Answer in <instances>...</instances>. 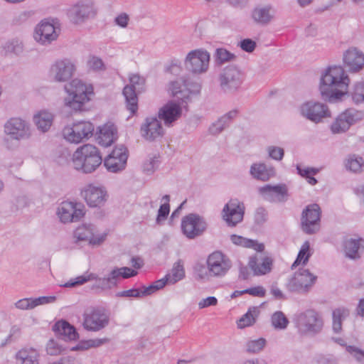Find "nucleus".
I'll use <instances>...</instances> for the list:
<instances>
[{
	"label": "nucleus",
	"instance_id": "bf43d9fd",
	"mask_svg": "<svg viewBox=\"0 0 364 364\" xmlns=\"http://www.w3.org/2000/svg\"><path fill=\"white\" fill-rule=\"evenodd\" d=\"M194 270L198 278L200 279L209 280L210 278H212L209 274V269H208V267H205L203 264H197L194 267Z\"/></svg>",
	"mask_w": 364,
	"mask_h": 364
},
{
	"label": "nucleus",
	"instance_id": "7ed1b4c3",
	"mask_svg": "<svg viewBox=\"0 0 364 364\" xmlns=\"http://www.w3.org/2000/svg\"><path fill=\"white\" fill-rule=\"evenodd\" d=\"M65 90L68 95L64 99V104L72 110L83 111L85 109V104L90 100V96L93 95V87L91 85H86L78 79H74Z\"/></svg>",
	"mask_w": 364,
	"mask_h": 364
},
{
	"label": "nucleus",
	"instance_id": "ea45409f",
	"mask_svg": "<svg viewBox=\"0 0 364 364\" xmlns=\"http://www.w3.org/2000/svg\"><path fill=\"white\" fill-rule=\"evenodd\" d=\"M345 167L347 170L353 173H360L364 165L363 159L355 154L349 155L344 161Z\"/></svg>",
	"mask_w": 364,
	"mask_h": 364
},
{
	"label": "nucleus",
	"instance_id": "8fccbe9b",
	"mask_svg": "<svg viewBox=\"0 0 364 364\" xmlns=\"http://www.w3.org/2000/svg\"><path fill=\"white\" fill-rule=\"evenodd\" d=\"M87 67L90 70L97 72L105 70L102 60L95 55H91L87 60Z\"/></svg>",
	"mask_w": 364,
	"mask_h": 364
},
{
	"label": "nucleus",
	"instance_id": "a878e982",
	"mask_svg": "<svg viewBox=\"0 0 364 364\" xmlns=\"http://www.w3.org/2000/svg\"><path fill=\"white\" fill-rule=\"evenodd\" d=\"M259 193L268 201L284 202L287 200L288 190L284 184L265 185L259 189Z\"/></svg>",
	"mask_w": 364,
	"mask_h": 364
},
{
	"label": "nucleus",
	"instance_id": "603ef678",
	"mask_svg": "<svg viewBox=\"0 0 364 364\" xmlns=\"http://www.w3.org/2000/svg\"><path fill=\"white\" fill-rule=\"evenodd\" d=\"M266 343V341L264 338H259L249 341L247 343V350L249 353H256L263 349Z\"/></svg>",
	"mask_w": 364,
	"mask_h": 364
},
{
	"label": "nucleus",
	"instance_id": "c03bdc74",
	"mask_svg": "<svg viewBox=\"0 0 364 364\" xmlns=\"http://www.w3.org/2000/svg\"><path fill=\"white\" fill-rule=\"evenodd\" d=\"M353 102L356 104L364 102V82H358L350 92Z\"/></svg>",
	"mask_w": 364,
	"mask_h": 364
},
{
	"label": "nucleus",
	"instance_id": "69168bd1",
	"mask_svg": "<svg viewBox=\"0 0 364 364\" xmlns=\"http://www.w3.org/2000/svg\"><path fill=\"white\" fill-rule=\"evenodd\" d=\"M297 173L302 177L306 178L310 175H316L318 169L316 168H302L300 165L296 166Z\"/></svg>",
	"mask_w": 364,
	"mask_h": 364
},
{
	"label": "nucleus",
	"instance_id": "f8f14e48",
	"mask_svg": "<svg viewBox=\"0 0 364 364\" xmlns=\"http://www.w3.org/2000/svg\"><path fill=\"white\" fill-rule=\"evenodd\" d=\"M93 132L94 125L91 122L81 121L74 123L72 126L65 127L63 135L68 141L78 144L91 137Z\"/></svg>",
	"mask_w": 364,
	"mask_h": 364
},
{
	"label": "nucleus",
	"instance_id": "2eb2a0df",
	"mask_svg": "<svg viewBox=\"0 0 364 364\" xmlns=\"http://www.w3.org/2000/svg\"><path fill=\"white\" fill-rule=\"evenodd\" d=\"M210 54L206 50L198 49L189 52L185 60L187 70L193 74H201L208 70Z\"/></svg>",
	"mask_w": 364,
	"mask_h": 364
},
{
	"label": "nucleus",
	"instance_id": "13d9d810",
	"mask_svg": "<svg viewBox=\"0 0 364 364\" xmlns=\"http://www.w3.org/2000/svg\"><path fill=\"white\" fill-rule=\"evenodd\" d=\"M15 307L21 310H30L35 308L33 298H24L19 299L15 304Z\"/></svg>",
	"mask_w": 364,
	"mask_h": 364
},
{
	"label": "nucleus",
	"instance_id": "2f4dec72",
	"mask_svg": "<svg viewBox=\"0 0 364 364\" xmlns=\"http://www.w3.org/2000/svg\"><path fill=\"white\" fill-rule=\"evenodd\" d=\"M346 256L355 259L360 257V250L364 248V240L361 237L353 238L346 237L343 242Z\"/></svg>",
	"mask_w": 364,
	"mask_h": 364
},
{
	"label": "nucleus",
	"instance_id": "a19ab883",
	"mask_svg": "<svg viewBox=\"0 0 364 364\" xmlns=\"http://www.w3.org/2000/svg\"><path fill=\"white\" fill-rule=\"evenodd\" d=\"M168 284H173L181 280L185 277V270L181 260L176 262L171 269V272L166 275Z\"/></svg>",
	"mask_w": 364,
	"mask_h": 364
},
{
	"label": "nucleus",
	"instance_id": "09e8293b",
	"mask_svg": "<svg viewBox=\"0 0 364 364\" xmlns=\"http://www.w3.org/2000/svg\"><path fill=\"white\" fill-rule=\"evenodd\" d=\"M215 61L218 64H223L225 62L230 61L235 58V55L225 48H218L215 50Z\"/></svg>",
	"mask_w": 364,
	"mask_h": 364
},
{
	"label": "nucleus",
	"instance_id": "338daca9",
	"mask_svg": "<svg viewBox=\"0 0 364 364\" xmlns=\"http://www.w3.org/2000/svg\"><path fill=\"white\" fill-rule=\"evenodd\" d=\"M56 301V296H40L38 298H33V302L35 308L40 305L47 304L53 303Z\"/></svg>",
	"mask_w": 364,
	"mask_h": 364
},
{
	"label": "nucleus",
	"instance_id": "6e6d98bb",
	"mask_svg": "<svg viewBox=\"0 0 364 364\" xmlns=\"http://www.w3.org/2000/svg\"><path fill=\"white\" fill-rule=\"evenodd\" d=\"M346 351L358 362L364 364V350L354 346H346Z\"/></svg>",
	"mask_w": 364,
	"mask_h": 364
},
{
	"label": "nucleus",
	"instance_id": "3c124183",
	"mask_svg": "<svg viewBox=\"0 0 364 364\" xmlns=\"http://www.w3.org/2000/svg\"><path fill=\"white\" fill-rule=\"evenodd\" d=\"M64 350L62 345L53 339L50 340L46 345V352L50 355H58Z\"/></svg>",
	"mask_w": 364,
	"mask_h": 364
},
{
	"label": "nucleus",
	"instance_id": "4468645a",
	"mask_svg": "<svg viewBox=\"0 0 364 364\" xmlns=\"http://www.w3.org/2000/svg\"><path fill=\"white\" fill-rule=\"evenodd\" d=\"M321 210L316 203L309 205L303 210L301 217V228L304 232L312 235L320 228Z\"/></svg>",
	"mask_w": 364,
	"mask_h": 364
},
{
	"label": "nucleus",
	"instance_id": "72a5a7b5",
	"mask_svg": "<svg viewBox=\"0 0 364 364\" xmlns=\"http://www.w3.org/2000/svg\"><path fill=\"white\" fill-rule=\"evenodd\" d=\"M117 138V129L112 124H106L100 128L97 143L105 147L109 146Z\"/></svg>",
	"mask_w": 364,
	"mask_h": 364
},
{
	"label": "nucleus",
	"instance_id": "5701e85b",
	"mask_svg": "<svg viewBox=\"0 0 364 364\" xmlns=\"http://www.w3.org/2000/svg\"><path fill=\"white\" fill-rule=\"evenodd\" d=\"M223 218L229 226L234 227L243 220L245 206L237 199H231L223 209Z\"/></svg>",
	"mask_w": 364,
	"mask_h": 364
},
{
	"label": "nucleus",
	"instance_id": "de8ad7c7",
	"mask_svg": "<svg viewBox=\"0 0 364 364\" xmlns=\"http://www.w3.org/2000/svg\"><path fill=\"white\" fill-rule=\"evenodd\" d=\"M159 164V156L154 155L144 163L143 171L148 175L152 174L158 168Z\"/></svg>",
	"mask_w": 364,
	"mask_h": 364
},
{
	"label": "nucleus",
	"instance_id": "f704fd0d",
	"mask_svg": "<svg viewBox=\"0 0 364 364\" xmlns=\"http://www.w3.org/2000/svg\"><path fill=\"white\" fill-rule=\"evenodd\" d=\"M252 17L257 24L267 26L274 18V11L271 6L256 7L252 12Z\"/></svg>",
	"mask_w": 364,
	"mask_h": 364
},
{
	"label": "nucleus",
	"instance_id": "412c9836",
	"mask_svg": "<svg viewBox=\"0 0 364 364\" xmlns=\"http://www.w3.org/2000/svg\"><path fill=\"white\" fill-rule=\"evenodd\" d=\"M97 10L90 1H82L73 6L68 12V17L73 23H82L94 18Z\"/></svg>",
	"mask_w": 364,
	"mask_h": 364
},
{
	"label": "nucleus",
	"instance_id": "dca6fc26",
	"mask_svg": "<svg viewBox=\"0 0 364 364\" xmlns=\"http://www.w3.org/2000/svg\"><path fill=\"white\" fill-rule=\"evenodd\" d=\"M299 112L301 116L316 124L323 118L331 117V112L326 105L314 100L304 102L299 107Z\"/></svg>",
	"mask_w": 364,
	"mask_h": 364
},
{
	"label": "nucleus",
	"instance_id": "79ce46f5",
	"mask_svg": "<svg viewBox=\"0 0 364 364\" xmlns=\"http://www.w3.org/2000/svg\"><path fill=\"white\" fill-rule=\"evenodd\" d=\"M309 248H310L309 242L308 241H306L302 245V246L298 253L296 259L292 264L291 269H294V267H296L301 263H302V264L304 265L308 262V261L311 257V253L309 252Z\"/></svg>",
	"mask_w": 364,
	"mask_h": 364
},
{
	"label": "nucleus",
	"instance_id": "e2e57ef3",
	"mask_svg": "<svg viewBox=\"0 0 364 364\" xmlns=\"http://www.w3.org/2000/svg\"><path fill=\"white\" fill-rule=\"evenodd\" d=\"M316 364H338V359L332 355H319L315 358Z\"/></svg>",
	"mask_w": 364,
	"mask_h": 364
},
{
	"label": "nucleus",
	"instance_id": "4d7b16f0",
	"mask_svg": "<svg viewBox=\"0 0 364 364\" xmlns=\"http://www.w3.org/2000/svg\"><path fill=\"white\" fill-rule=\"evenodd\" d=\"M267 151L269 156L276 161H281L284 155V149L279 146H269L267 147Z\"/></svg>",
	"mask_w": 364,
	"mask_h": 364
},
{
	"label": "nucleus",
	"instance_id": "b1692460",
	"mask_svg": "<svg viewBox=\"0 0 364 364\" xmlns=\"http://www.w3.org/2000/svg\"><path fill=\"white\" fill-rule=\"evenodd\" d=\"M95 227L93 225H83L78 227L74 232V237L77 241H88L93 246L101 245L105 240L107 235H95Z\"/></svg>",
	"mask_w": 364,
	"mask_h": 364
},
{
	"label": "nucleus",
	"instance_id": "0e129e2a",
	"mask_svg": "<svg viewBox=\"0 0 364 364\" xmlns=\"http://www.w3.org/2000/svg\"><path fill=\"white\" fill-rule=\"evenodd\" d=\"M117 297H136L140 298L141 296V289H131L119 291L116 294Z\"/></svg>",
	"mask_w": 364,
	"mask_h": 364
},
{
	"label": "nucleus",
	"instance_id": "c756f323",
	"mask_svg": "<svg viewBox=\"0 0 364 364\" xmlns=\"http://www.w3.org/2000/svg\"><path fill=\"white\" fill-rule=\"evenodd\" d=\"M181 112L182 109L178 104L169 102L159 109L158 117L164 121L165 125L170 126L181 117Z\"/></svg>",
	"mask_w": 364,
	"mask_h": 364
},
{
	"label": "nucleus",
	"instance_id": "9d476101",
	"mask_svg": "<svg viewBox=\"0 0 364 364\" xmlns=\"http://www.w3.org/2000/svg\"><path fill=\"white\" fill-rule=\"evenodd\" d=\"M91 280H95L92 287L93 289L107 290L117 285L114 279H112V272H110L108 276L105 277H98L97 274L93 273L80 275L75 279H70L68 282L63 284L62 287L72 288L82 285Z\"/></svg>",
	"mask_w": 364,
	"mask_h": 364
},
{
	"label": "nucleus",
	"instance_id": "0eeeda50",
	"mask_svg": "<svg viewBox=\"0 0 364 364\" xmlns=\"http://www.w3.org/2000/svg\"><path fill=\"white\" fill-rule=\"evenodd\" d=\"M206 265L212 278H222L228 274L232 263L226 255L220 251H215L208 256Z\"/></svg>",
	"mask_w": 364,
	"mask_h": 364
},
{
	"label": "nucleus",
	"instance_id": "5fc2aeb1",
	"mask_svg": "<svg viewBox=\"0 0 364 364\" xmlns=\"http://www.w3.org/2000/svg\"><path fill=\"white\" fill-rule=\"evenodd\" d=\"M255 223L257 225H262L268 220V212L263 207H258L255 213Z\"/></svg>",
	"mask_w": 364,
	"mask_h": 364
},
{
	"label": "nucleus",
	"instance_id": "052dcab7",
	"mask_svg": "<svg viewBox=\"0 0 364 364\" xmlns=\"http://www.w3.org/2000/svg\"><path fill=\"white\" fill-rule=\"evenodd\" d=\"M170 212V205L168 203H164L161 205L158 210V215L156 217V223L160 224L161 220H164L168 217Z\"/></svg>",
	"mask_w": 364,
	"mask_h": 364
},
{
	"label": "nucleus",
	"instance_id": "423d86ee",
	"mask_svg": "<svg viewBox=\"0 0 364 364\" xmlns=\"http://www.w3.org/2000/svg\"><path fill=\"white\" fill-rule=\"evenodd\" d=\"M364 118V112L354 108H348L340 113L331 124L333 134H342Z\"/></svg>",
	"mask_w": 364,
	"mask_h": 364
},
{
	"label": "nucleus",
	"instance_id": "20e7f679",
	"mask_svg": "<svg viewBox=\"0 0 364 364\" xmlns=\"http://www.w3.org/2000/svg\"><path fill=\"white\" fill-rule=\"evenodd\" d=\"M293 321L297 333L301 336H314L323 327L322 316L314 309H306L294 315Z\"/></svg>",
	"mask_w": 364,
	"mask_h": 364
},
{
	"label": "nucleus",
	"instance_id": "a211bd4d",
	"mask_svg": "<svg viewBox=\"0 0 364 364\" xmlns=\"http://www.w3.org/2000/svg\"><path fill=\"white\" fill-rule=\"evenodd\" d=\"M4 128V133L14 140L28 139L31 135L29 124L18 117L9 119L5 123Z\"/></svg>",
	"mask_w": 364,
	"mask_h": 364
},
{
	"label": "nucleus",
	"instance_id": "f03ea898",
	"mask_svg": "<svg viewBox=\"0 0 364 364\" xmlns=\"http://www.w3.org/2000/svg\"><path fill=\"white\" fill-rule=\"evenodd\" d=\"M102 162L100 151L94 145L87 144L79 148L73 155L75 169L85 173L94 172Z\"/></svg>",
	"mask_w": 364,
	"mask_h": 364
},
{
	"label": "nucleus",
	"instance_id": "6ab92c4d",
	"mask_svg": "<svg viewBox=\"0 0 364 364\" xmlns=\"http://www.w3.org/2000/svg\"><path fill=\"white\" fill-rule=\"evenodd\" d=\"M82 197L90 207L100 208L108 199V193L102 186H95L92 183L87 185L81 191Z\"/></svg>",
	"mask_w": 364,
	"mask_h": 364
},
{
	"label": "nucleus",
	"instance_id": "49530a36",
	"mask_svg": "<svg viewBox=\"0 0 364 364\" xmlns=\"http://www.w3.org/2000/svg\"><path fill=\"white\" fill-rule=\"evenodd\" d=\"M229 122L224 116H222L217 122L212 124L209 128V132L213 135H218L221 133L226 127H229Z\"/></svg>",
	"mask_w": 364,
	"mask_h": 364
},
{
	"label": "nucleus",
	"instance_id": "37998d69",
	"mask_svg": "<svg viewBox=\"0 0 364 364\" xmlns=\"http://www.w3.org/2000/svg\"><path fill=\"white\" fill-rule=\"evenodd\" d=\"M111 272L112 274V279H114L116 283L119 277L127 279L134 277L137 274V272L136 270L126 267L121 268L116 267Z\"/></svg>",
	"mask_w": 364,
	"mask_h": 364
},
{
	"label": "nucleus",
	"instance_id": "a18cd8bd",
	"mask_svg": "<svg viewBox=\"0 0 364 364\" xmlns=\"http://www.w3.org/2000/svg\"><path fill=\"white\" fill-rule=\"evenodd\" d=\"M288 323V318L282 311H277L272 316V324L276 329H285Z\"/></svg>",
	"mask_w": 364,
	"mask_h": 364
},
{
	"label": "nucleus",
	"instance_id": "cd10ccee",
	"mask_svg": "<svg viewBox=\"0 0 364 364\" xmlns=\"http://www.w3.org/2000/svg\"><path fill=\"white\" fill-rule=\"evenodd\" d=\"M33 36L36 41L43 45H47L56 40L58 33L53 24L49 22L42 21L36 28Z\"/></svg>",
	"mask_w": 364,
	"mask_h": 364
},
{
	"label": "nucleus",
	"instance_id": "c85d7f7f",
	"mask_svg": "<svg viewBox=\"0 0 364 364\" xmlns=\"http://www.w3.org/2000/svg\"><path fill=\"white\" fill-rule=\"evenodd\" d=\"M141 136L149 141H154L163 136V128L161 122L156 117H146L141 127Z\"/></svg>",
	"mask_w": 364,
	"mask_h": 364
},
{
	"label": "nucleus",
	"instance_id": "c9c22d12",
	"mask_svg": "<svg viewBox=\"0 0 364 364\" xmlns=\"http://www.w3.org/2000/svg\"><path fill=\"white\" fill-rule=\"evenodd\" d=\"M250 173L253 178L266 181L275 173L273 168H268L264 164H253L250 167Z\"/></svg>",
	"mask_w": 364,
	"mask_h": 364
},
{
	"label": "nucleus",
	"instance_id": "393cba45",
	"mask_svg": "<svg viewBox=\"0 0 364 364\" xmlns=\"http://www.w3.org/2000/svg\"><path fill=\"white\" fill-rule=\"evenodd\" d=\"M273 260L271 257L255 254L249 258L248 267L255 276H261L272 271Z\"/></svg>",
	"mask_w": 364,
	"mask_h": 364
},
{
	"label": "nucleus",
	"instance_id": "864d4df0",
	"mask_svg": "<svg viewBox=\"0 0 364 364\" xmlns=\"http://www.w3.org/2000/svg\"><path fill=\"white\" fill-rule=\"evenodd\" d=\"M4 49L6 53L18 55L23 51V46L18 40H11L5 44Z\"/></svg>",
	"mask_w": 364,
	"mask_h": 364
},
{
	"label": "nucleus",
	"instance_id": "7c9ffc66",
	"mask_svg": "<svg viewBox=\"0 0 364 364\" xmlns=\"http://www.w3.org/2000/svg\"><path fill=\"white\" fill-rule=\"evenodd\" d=\"M53 331L64 341H76L79 338L75 326L65 320L57 321L53 326Z\"/></svg>",
	"mask_w": 364,
	"mask_h": 364
},
{
	"label": "nucleus",
	"instance_id": "473e14b6",
	"mask_svg": "<svg viewBox=\"0 0 364 364\" xmlns=\"http://www.w3.org/2000/svg\"><path fill=\"white\" fill-rule=\"evenodd\" d=\"M39 351L32 347H25L16 354V364H39Z\"/></svg>",
	"mask_w": 364,
	"mask_h": 364
},
{
	"label": "nucleus",
	"instance_id": "4be33fe9",
	"mask_svg": "<svg viewBox=\"0 0 364 364\" xmlns=\"http://www.w3.org/2000/svg\"><path fill=\"white\" fill-rule=\"evenodd\" d=\"M76 70L75 65L69 59L57 60L50 70L51 77L59 82H67L72 78Z\"/></svg>",
	"mask_w": 364,
	"mask_h": 364
},
{
	"label": "nucleus",
	"instance_id": "f3484780",
	"mask_svg": "<svg viewBox=\"0 0 364 364\" xmlns=\"http://www.w3.org/2000/svg\"><path fill=\"white\" fill-rule=\"evenodd\" d=\"M85 213V205L73 201L62 202L57 210V215L63 223L79 221Z\"/></svg>",
	"mask_w": 364,
	"mask_h": 364
},
{
	"label": "nucleus",
	"instance_id": "39448f33",
	"mask_svg": "<svg viewBox=\"0 0 364 364\" xmlns=\"http://www.w3.org/2000/svg\"><path fill=\"white\" fill-rule=\"evenodd\" d=\"M316 280L317 277L311 273L309 269L300 268L289 279L286 286L291 292L306 294L311 290Z\"/></svg>",
	"mask_w": 364,
	"mask_h": 364
},
{
	"label": "nucleus",
	"instance_id": "58836bf2",
	"mask_svg": "<svg viewBox=\"0 0 364 364\" xmlns=\"http://www.w3.org/2000/svg\"><path fill=\"white\" fill-rule=\"evenodd\" d=\"M349 315V311L346 308H338L333 311V330L338 333L342 330V321Z\"/></svg>",
	"mask_w": 364,
	"mask_h": 364
},
{
	"label": "nucleus",
	"instance_id": "1a4fd4ad",
	"mask_svg": "<svg viewBox=\"0 0 364 364\" xmlns=\"http://www.w3.org/2000/svg\"><path fill=\"white\" fill-rule=\"evenodd\" d=\"M220 87L225 93H234L240 87L243 82V75L235 66L225 68L219 75Z\"/></svg>",
	"mask_w": 364,
	"mask_h": 364
},
{
	"label": "nucleus",
	"instance_id": "6e6552de",
	"mask_svg": "<svg viewBox=\"0 0 364 364\" xmlns=\"http://www.w3.org/2000/svg\"><path fill=\"white\" fill-rule=\"evenodd\" d=\"M129 85H126L123 89V95L125 97L127 109L132 114L138 109L137 93L144 90L145 79L137 74L129 77Z\"/></svg>",
	"mask_w": 364,
	"mask_h": 364
},
{
	"label": "nucleus",
	"instance_id": "aec40b11",
	"mask_svg": "<svg viewBox=\"0 0 364 364\" xmlns=\"http://www.w3.org/2000/svg\"><path fill=\"white\" fill-rule=\"evenodd\" d=\"M127 159V149L124 145H121L115 147L105 159L104 166L109 172H121L126 168Z\"/></svg>",
	"mask_w": 364,
	"mask_h": 364
},
{
	"label": "nucleus",
	"instance_id": "bb28decb",
	"mask_svg": "<svg viewBox=\"0 0 364 364\" xmlns=\"http://www.w3.org/2000/svg\"><path fill=\"white\" fill-rule=\"evenodd\" d=\"M343 62L350 72L357 73L364 66V54L358 48L352 47L343 53Z\"/></svg>",
	"mask_w": 364,
	"mask_h": 364
},
{
	"label": "nucleus",
	"instance_id": "774afa93",
	"mask_svg": "<svg viewBox=\"0 0 364 364\" xmlns=\"http://www.w3.org/2000/svg\"><path fill=\"white\" fill-rule=\"evenodd\" d=\"M240 46L243 50L251 53L255 49L256 43L250 38H245L240 42Z\"/></svg>",
	"mask_w": 364,
	"mask_h": 364
},
{
	"label": "nucleus",
	"instance_id": "4c0bfd02",
	"mask_svg": "<svg viewBox=\"0 0 364 364\" xmlns=\"http://www.w3.org/2000/svg\"><path fill=\"white\" fill-rule=\"evenodd\" d=\"M33 120L38 129L43 132H46L52 124L53 115L48 112H41L34 116Z\"/></svg>",
	"mask_w": 364,
	"mask_h": 364
},
{
	"label": "nucleus",
	"instance_id": "680f3d73",
	"mask_svg": "<svg viewBox=\"0 0 364 364\" xmlns=\"http://www.w3.org/2000/svg\"><path fill=\"white\" fill-rule=\"evenodd\" d=\"M248 294L254 296L264 297L265 296L266 291L262 287L257 286L240 291V294Z\"/></svg>",
	"mask_w": 364,
	"mask_h": 364
},
{
	"label": "nucleus",
	"instance_id": "e433bc0d",
	"mask_svg": "<svg viewBox=\"0 0 364 364\" xmlns=\"http://www.w3.org/2000/svg\"><path fill=\"white\" fill-rule=\"evenodd\" d=\"M259 314V309L257 306H251L247 312L245 314L237 321L240 328H243L253 325Z\"/></svg>",
	"mask_w": 364,
	"mask_h": 364
},
{
	"label": "nucleus",
	"instance_id": "9b49d317",
	"mask_svg": "<svg viewBox=\"0 0 364 364\" xmlns=\"http://www.w3.org/2000/svg\"><path fill=\"white\" fill-rule=\"evenodd\" d=\"M109 323V317L103 309L92 308L83 314L82 326L87 331H100L108 326Z\"/></svg>",
	"mask_w": 364,
	"mask_h": 364
},
{
	"label": "nucleus",
	"instance_id": "f257e3e1",
	"mask_svg": "<svg viewBox=\"0 0 364 364\" xmlns=\"http://www.w3.org/2000/svg\"><path fill=\"white\" fill-rule=\"evenodd\" d=\"M349 84L350 79L342 66H328L320 78L319 92L322 100L330 102L340 100L348 93Z\"/></svg>",
	"mask_w": 364,
	"mask_h": 364
},
{
	"label": "nucleus",
	"instance_id": "ddd939ff",
	"mask_svg": "<svg viewBox=\"0 0 364 364\" xmlns=\"http://www.w3.org/2000/svg\"><path fill=\"white\" fill-rule=\"evenodd\" d=\"M181 230L188 239L202 235L208 228L205 220L196 213H190L182 218Z\"/></svg>",
	"mask_w": 364,
	"mask_h": 364
}]
</instances>
